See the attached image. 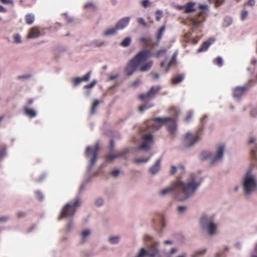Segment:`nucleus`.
Listing matches in <instances>:
<instances>
[{
    "label": "nucleus",
    "mask_w": 257,
    "mask_h": 257,
    "mask_svg": "<svg viewBox=\"0 0 257 257\" xmlns=\"http://www.w3.org/2000/svg\"><path fill=\"white\" fill-rule=\"evenodd\" d=\"M6 147L5 146H1L0 148V159L6 155Z\"/></svg>",
    "instance_id": "obj_35"
},
{
    "label": "nucleus",
    "mask_w": 257,
    "mask_h": 257,
    "mask_svg": "<svg viewBox=\"0 0 257 257\" xmlns=\"http://www.w3.org/2000/svg\"><path fill=\"white\" fill-rule=\"evenodd\" d=\"M177 171V168L175 166H172L171 168V174L174 175L176 173Z\"/></svg>",
    "instance_id": "obj_55"
},
{
    "label": "nucleus",
    "mask_w": 257,
    "mask_h": 257,
    "mask_svg": "<svg viewBox=\"0 0 257 257\" xmlns=\"http://www.w3.org/2000/svg\"><path fill=\"white\" fill-rule=\"evenodd\" d=\"M206 251V249H201L197 251L194 254H193L191 257H198L200 254H204Z\"/></svg>",
    "instance_id": "obj_40"
},
{
    "label": "nucleus",
    "mask_w": 257,
    "mask_h": 257,
    "mask_svg": "<svg viewBox=\"0 0 257 257\" xmlns=\"http://www.w3.org/2000/svg\"><path fill=\"white\" fill-rule=\"evenodd\" d=\"M248 16V12L246 10H244L241 12L240 18L241 20H244Z\"/></svg>",
    "instance_id": "obj_45"
},
{
    "label": "nucleus",
    "mask_w": 257,
    "mask_h": 257,
    "mask_svg": "<svg viewBox=\"0 0 257 257\" xmlns=\"http://www.w3.org/2000/svg\"><path fill=\"white\" fill-rule=\"evenodd\" d=\"M99 104V101L97 99H95L93 101L92 107L91 109L90 113L91 114H93L95 112V110L96 107L98 106Z\"/></svg>",
    "instance_id": "obj_30"
},
{
    "label": "nucleus",
    "mask_w": 257,
    "mask_h": 257,
    "mask_svg": "<svg viewBox=\"0 0 257 257\" xmlns=\"http://www.w3.org/2000/svg\"><path fill=\"white\" fill-rule=\"evenodd\" d=\"M96 83H97L96 80H94L90 83H89L88 84H87V85H85L84 86V87L85 89H90V88H91L93 87L94 86V85H96Z\"/></svg>",
    "instance_id": "obj_38"
},
{
    "label": "nucleus",
    "mask_w": 257,
    "mask_h": 257,
    "mask_svg": "<svg viewBox=\"0 0 257 257\" xmlns=\"http://www.w3.org/2000/svg\"><path fill=\"white\" fill-rule=\"evenodd\" d=\"M124 154H125L124 152H121V151L117 152L113 154H108L105 157L106 161L107 162H111V161H113V160H114L115 159L123 156L124 155Z\"/></svg>",
    "instance_id": "obj_18"
},
{
    "label": "nucleus",
    "mask_w": 257,
    "mask_h": 257,
    "mask_svg": "<svg viewBox=\"0 0 257 257\" xmlns=\"http://www.w3.org/2000/svg\"><path fill=\"white\" fill-rule=\"evenodd\" d=\"M196 5L195 2H189L184 6H180V9L186 14L193 13L196 11Z\"/></svg>",
    "instance_id": "obj_14"
},
{
    "label": "nucleus",
    "mask_w": 257,
    "mask_h": 257,
    "mask_svg": "<svg viewBox=\"0 0 257 257\" xmlns=\"http://www.w3.org/2000/svg\"><path fill=\"white\" fill-rule=\"evenodd\" d=\"M165 30V26H163L159 29L158 34L157 35V41L158 43L160 42V40L161 39Z\"/></svg>",
    "instance_id": "obj_29"
},
{
    "label": "nucleus",
    "mask_w": 257,
    "mask_h": 257,
    "mask_svg": "<svg viewBox=\"0 0 257 257\" xmlns=\"http://www.w3.org/2000/svg\"><path fill=\"white\" fill-rule=\"evenodd\" d=\"M103 199L101 198H99L96 200L95 204L98 206H100L103 204Z\"/></svg>",
    "instance_id": "obj_49"
},
{
    "label": "nucleus",
    "mask_w": 257,
    "mask_h": 257,
    "mask_svg": "<svg viewBox=\"0 0 257 257\" xmlns=\"http://www.w3.org/2000/svg\"><path fill=\"white\" fill-rule=\"evenodd\" d=\"M26 23L28 25L32 24L35 21V16L33 14H29L25 16Z\"/></svg>",
    "instance_id": "obj_23"
},
{
    "label": "nucleus",
    "mask_w": 257,
    "mask_h": 257,
    "mask_svg": "<svg viewBox=\"0 0 257 257\" xmlns=\"http://www.w3.org/2000/svg\"><path fill=\"white\" fill-rule=\"evenodd\" d=\"M214 64L218 65L219 67H221L223 65L222 59L220 57H218L216 59H215L213 61Z\"/></svg>",
    "instance_id": "obj_34"
},
{
    "label": "nucleus",
    "mask_w": 257,
    "mask_h": 257,
    "mask_svg": "<svg viewBox=\"0 0 257 257\" xmlns=\"http://www.w3.org/2000/svg\"><path fill=\"white\" fill-rule=\"evenodd\" d=\"M161 161V159H158L155 162L154 165L150 168V171L152 174H155L159 171V170H160V168Z\"/></svg>",
    "instance_id": "obj_20"
},
{
    "label": "nucleus",
    "mask_w": 257,
    "mask_h": 257,
    "mask_svg": "<svg viewBox=\"0 0 257 257\" xmlns=\"http://www.w3.org/2000/svg\"><path fill=\"white\" fill-rule=\"evenodd\" d=\"M224 149V146L223 145H219L218 146L217 149V153L215 157L212 159L211 163H214L219 160H220L223 155V151Z\"/></svg>",
    "instance_id": "obj_15"
},
{
    "label": "nucleus",
    "mask_w": 257,
    "mask_h": 257,
    "mask_svg": "<svg viewBox=\"0 0 257 257\" xmlns=\"http://www.w3.org/2000/svg\"><path fill=\"white\" fill-rule=\"evenodd\" d=\"M213 41H207L203 42L200 47L198 49L197 52H202L206 51L208 47L211 45Z\"/></svg>",
    "instance_id": "obj_21"
},
{
    "label": "nucleus",
    "mask_w": 257,
    "mask_h": 257,
    "mask_svg": "<svg viewBox=\"0 0 257 257\" xmlns=\"http://www.w3.org/2000/svg\"><path fill=\"white\" fill-rule=\"evenodd\" d=\"M130 18L129 17L123 18L117 22L115 26L117 27L118 30H122L127 26L130 22Z\"/></svg>",
    "instance_id": "obj_17"
},
{
    "label": "nucleus",
    "mask_w": 257,
    "mask_h": 257,
    "mask_svg": "<svg viewBox=\"0 0 257 257\" xmlns=\"http://www.w3.org/2000/svg\"><path fill=\"white\" fill-rule=\"evenodd\" d=\"M99 150V144L97 143L95 144L94 147H88L86 149V155L91 153L92 155V158L90 161V164L91 167L94 165L97 160V152Z\"/></svg>",
    "instance_id": "obj_11"
},
{
    "label": "nucleus",
    "mask_w": 257,
    "mask_h": 257,
    "mask_svg": "<svg viewBox=\"0 0 257 257\" xmlns=\"http://www.w3.org/2000/svg\"><path fill=\"white\" fill-rule=\"evenodd\" d=\"M118 77V75H111L109 77V80H114L116 78H117V77Z\"/></svg>",
    "instance_id": "obj_64"
},
{
    "label": "nucleus",
    "mask_w": 257,
    "mask_h": 257,
    "mask_svg": "<svg viewBox=\"0 0 257 257\" xmlns=\"http://www.w3.org/2000/svg\"><path fill=\"white\" fill-rule=\"evenodd\" d=\"M153 105L152 104H144L139 107V111L143 112L144 110L151 108Z\"/></svg>",
    "instance_id": "obj_33"
},
{
    "label": "nucleus",
    "mask_w": 257,
    "mask_h": 257,
    "mask_svg": "<svg viewBox=\"0 0 257 257\" xmlns=\"http://www.w3.org/2000/svg\"><path fill=\"white\" fill-rule=\"evenodd\" d=\"M131 42V39L129 37L125 38L120 43V45L123 47L128 46Z\"/></svg>",
    "instance_id": "obj_31"
},
{
    "label": "nucleus",
    "mask_w": 257,
    "mask_h": 257,
    "mask_svg": "<svg viewBox=\"0 0 257 257\" xmlns=\"http://www.w3.org/2000/svg\"><path fill=\"white\" fill-rule=\"evenodd\" d=\"M254 83L252 80H250L248 82L242 86H237L234 88L233 90V96L234 98H239L245 91H247Z\"/></svg>",
    "instance_id": "obj_9"
},
{
    "label": "nucleus",
    "mask_w": 257,
    "mask_h": 257,
    "mask_svg": "<svg viewBox=\"0 0 257 257\" xmlns=\"http://www.w3.org/2000/svg\"><path fill=\"white\" fill-rule=\"evenodd\" d=\"M36 195L37 198V199L39 200H41L43 199V195L42 193L40 192H36Z\"/></svg>",
    "instance_id": "obj_51"
},
{
    "label": "nucleus",
    "mask_w": 257,
    "mask_h": 257,
    "mask_svg": "<svg viewBox=\"0 0 257 257\" xmlns=\"http://www.w3.org/2000/svg\"><path fill=\"white\" fill-rule=\"evenodd\" d=\"M198 9L199 13L189 19V25L192 32L202 28L203 23L205 21L207 16L208 7L207 5H200Z\"/></svg>",
    "instance_id": "obj_3"
},
{
    "label": "nucleus",
    "mask_w": 257,
    "mask_h": 257,
    "mask_svg": "<svg viewBox=\"0 0 257 257\" xmlns=\"http://www.w3.org/2000/svg\"><path fill=\"white\" fill-rule=\"evenodd\" d=\"M178 170L179 171H180V172H181V173H184V171H185V168H184V167L183 166H178Z\"/></svg>",
    "instance_id": "obj_60"
},
{
    "label": "nucleus",
    "mask_w": 257,
    "mask_h": 257,
    "mask_svg": "<svg viewBox=\"0 0 257 257\" xmlns=\"http://www.w3.org/2000/svg\"><path fill=\"white\" fill-rule=\"evenodd\" d=\"M158 253V249L156 248H154L151 251H148L146 250L144 248H141L139 254L136 257H154Z\"/></svg>",
    "instance_id": "obj_13"
},
{
    "label": "nucleus",
    "mask_w": 257,
    "mask_h": 257,
    "mask_svg": "<svg viewBox=\"0 0 257 257\" xmlns=\"http://www.w3.org/2000/svg\"><path fill=\"white\" fill-rule=\"evenodd\" d=\"M171 63H168V60L165 59L161 63V67L164 68V72H167L170 67Z\"/></svg>",
    "instance_id": "obj_27"
},
{
    "label": "nucleus",
    "mask_w": 257,
    "mask_h": 257,
    "mask_svg": "<svg viewBox=\"0 0 257 257\" xmlns=\"http://www.w3.org/2000/svg\"><path fill=\"white\" fill-rule=\"evenodd\" d=\"M26 214L25 212H19L18 213V217L19 218L23 217L25 216Z\"/></svg>",
    "instance_id": "obj_58"
},
{
    "label": "nucleus",
    "mask_w": 257,
    "mask_h": 257,
    "mask_svg": "<svg viewBox=\"0 0 257 257\" xmlns=\"http://www.w3.org/2000/svg\"><path fill=\"white\" fill-rule=\"evenodd\" d=\"M201 184V181L195 177H192L185 183L179 180L173 182L170 187L160 191L161 195L172 193L178 201H183L192 195Z\"/></svg>",
    "instance_id": "obj_1"
},
{
    "label": "nucleus",
    "mask_w": 257,
    "mask_h": 257,
    "mask_svg": "<svg viewBox=\"0 0 257 257\" xmlns=\"http://www.w3.org/2000/svg\"><path fill=\"white\" fill-rule=\"evenodd\" d=\"M156 20L159 21L162 17V12L161 11H157L156 12Z\"/></svg>",
    "instance_id": "obj_42"
},
{
    "label": "nucleus",
    "mask_w": 257,
    "mask_h": 257,
    "mask_svg": "<svg viewBox=\"0 0 257 257\" xmlns=\"http://www.w3.org/2000/svg\"><path fill=\"white\" fill-rule=\"evenodd\" d=\"M255 0H249L246 5H249L251 7H252L255 5Z\"/></svg>",
    "instance_id": "obj_56"
},
{
    "label": "nucleus",
    "mask_w": 257,
    "mask_h": 257,
    "mask_svg": "<svg viewBox=\"0 0 257 257\" xmlns=\"http://www.w3.org/2000/svg\"><path fill=\"white\" fill-rule=\"evenodd\" d=\"M184 76L183 74L179 75L174 78H173L171 80L172 83L173 84H177L181 82L184 79Z\"/></svg>",
    "instance_id": "obj_26"
},
{
    "label": "nucleus",
    "mask_w": 257,
    "mask_h": 257,
    "mask_svg": "<svg viewBox=\"0 0 257 257\" xmlns=\"http://www.w3.org/2000/svg\"><path fill=\"white\" fill-rule=\"evenodd\" d=\"M211 153L208 151H203L202 152L199 158L202 160H206L208 158H210L211 157Z\"/></svg>",
    "instance_id": "obj_25"
},
{
    "label": "nucleus",
    "mask_w": 257,
    "mask_h": 257,
    "mask_svg": "<svg viewBox=\"0 0 257 257\" xmlns=\"http://www.w3.org/2000/svg\"><path fill=\"white\" fill-rule=\"evenodd\" d=\"M166 49L160 50L156 52L154 54V56L156 57H159L160 56L164 55L166 53Z\"/></svg>",
    "instance_id": "obj_36"
},
{
    "label": "nucleus",
    "mask_w": 257,
    "mask_h": 257,
    "mask_svg": "<svg viewBox=\"0 0 257 257\" xmlns=\"http://www.w3.org/2000/svg\"><path fill=\"white\" fill-rule=\"evenodd\" d=\"M1 2L4 4H13L14 2L12 0H0Z\"/></svg>",
    "instance_id": "obj_52"
},
{
    "label": "nucleus",
    "mask_w": 257,
    "mask_h": 257,
    "mask_svg": "<svg viewBox=\"0 0 257 257\" xmlns=\"http://www.w3.org/2000/svg\"><path fill=\"white\" fill-rule=\"evenodd\" d=\"M163 124H165L168 131L173 134L177 128L176 120L172 117H155L149 121L148 125L153 131L158 130Z\"/></svg>",
    "instance_id": "obj_4"
},
{
    "label": "nucleus",
    "mask_w": 257,
    "mask_h": 257,
    "mask_svg": "<svg viewBox=\"0 0 257 257\" xmlns=\"http://www.w3.org/2000/svg\"><path fill=\"white\" fill-rule=\"evenodd\" d=\"M151 75L153 76V77L155 79H157L159 77V75L158 73H152Z\"/></svg>",
    "instance_id": "obj_59"
},
{
    "label": "nucleus",
    "mask_w": 257,
    "mask_h": 257,
    "mask_svg": "<svg viewBox=\"0 0 257 257\" xmlns=\"http://www.w3.org/2000/svg\"><path fill=\"white\" fill-rule=\"evenodd\" d=\"M200 225L203 229H206L210 235L215 233L216 225L210 218L203 216L200 219Z\"/></svg>",
    "instance_id": "obj_7"
},
{
    "label": "nucleus",
    "mask_w": 257,
    "mask_h": 257,
    "mask_svg": "<svg viewBox=\"0 0 257 257\" xmlns=\"http://www.w3.org/2000/svg\"><path fill=\"white\" fill-rule=\"evenodd\" d=\"M8 219V218L6 216H3L0 217V222H5Z\"/></svg>",
    "instance_id": "obj_63"
},
{
    "label": "nucleus",
    "mask_w": 257,
    "mask_h": 257,
    "mask_svg": "<svg viewBox=\"0 0 257 257\" xmlns=\"http://www.w3.org/2000/svg\"><path fill=\"white\" fill-rule=\"evenodd\" d=\"M81 202L79 198L75 199L73 204H66L62 209L59 219L60 220L64 217L72 216L76 212V208L80 205Z\"/></svg>",
    "instance_id": "obj_6"
},
{
    "label": "nucleus",
    "mask_w": 257,
    "mask_h": 257,
    "mask_svg": "<svg viewBox=\"0 0 257 257\" xmlns=\"http://www.w3.org/2000/svg\"><path fill=\"white\" fill-rule=\"evenodd\" d=\"M84 8L85 9H90L93 12H95L97 10L96 5L93 3H88L84 6Z\"/></svg>",
    "instance_id": "obj_28"
},
{
    "label": "nucleus",
    "mask_w": 257,
    "mask_h": 257,
    "mask_svg": "<svg viewBox=\"0 0 257 257\" xmlns=\"http://www.w3.org/2000/svg\"><path fill=\"white\" fill-rule=\"evenodd\" d=\"M177 250L178 249L176 247H173V248H171V249L170 250V254H174L175 252H176L177 251Z\"/></svg>",
    "instance_id": "obj_61"
},
{
    "label": "nucleus",
    "mask_w": 257,
    "mask_h": 257,
    "mask_svg": "<svg viewBox=\"0 0 257 257\" xmlns=\"http://www.w3.org/2000/svg\"><path fill=\"white\" fill-rule=\"evenodd\" d=\"M144 142L141 144L139 148L141 150L148 151L150 149V146L153 143V136L151 134L145 135L143 137Z\"/></svg>",
    "instance_id": "obj_12"
},
{
    "label": "nucleus",
    "mask_w": 257,
    "mask_h": 257,
    "mask_svg": "<svg viewBox=\"0 0 257 257\" xmlns=\"http://www.w3.org/2000/svg\"><path fill=\"white\" fill-rule=\"evenodd\" d=\"M202 128H200L195 133L192 134L187 133L184 138V143L187 147H190L195 144L200 139Z\"/></svg>",
    "instance_id": "obj_8"
},
{
    "label": "nucleus",
    "mask_w": 257,
    "mask_h": 257,
    "mask_svg": "<svg viewBox=\"0 0 257 257\" xmlns=\"http://www.w3.org/2000/svg\"><path fill=\"white\" fill-rule=\"evenodd\" d=\"M119 173V171L118 170H115L111 172L110 174L114 177L117 176Z\"/></svg>",
    "instance_id": "obj_54"
},
{
    "label": "nucleus",
    "mask_w": 257,
    "mask_h": 257,
    "mask_svg": "<svg viewBox=\"0 0 257 257\" xmlns=\"http://www.w3.org/2000/svg\"><path fill=\"white\" fill-rule=\"evenodd\" d=\"M160 89L161 87L159 86H152L147 93L140 94L139 95V98L142 101L150 100L154 97L155 94L160 90Z\"/></svg>",
    "instance_id": "obj_10"
},
{
    "label": "nucleus",
    "mask_w": 257,
    "mask_h": 257,
    "mask_svg": "<svg viewBox=\"0 0 257 257\" xmlns=\"http://www.w3.org/2000/svg\"><path fill=\"white\" fill-rule=\"evenodd\" d=\"M90 234V231L88 229L85 230L82 232V236L83 239V242L84 241V239Z\"/></svg>",
    "instance_id": "obj_39"
},
{
    "label": "nucleus",
    "mask_w": 257,
    "mask_h": 257,
    "mask_svg": "<svg viewBox=\"0 0 257 257\" xmlns=\"http://www.w3.org/2000/svg\"><path fill=\"white\" fill-rule=\"evenodd\" d=\"M141 4L142 6L145 8L151 6V3L149 0H143Z\"/></svg>",
    "instance_id": "obj_43"
},
{
    "label": "nucleus",
    "mask_w": 257,
    "mask_h": 257,
    "mask_svg": "<svg viewBox=\"0 0 257 257\" xmlns=\"http://www.w3.org/2000/svg\"><path fill=\"white\" fill-rule=\"evenodd\" d=\"M140 41L145 44H146L148 43V40H147V39H146L145 38H141Z\"/></svg>",
    "instance_id": "obj_62"
},
{
    "label": "nucleus",
    "mask_w": 257,
    "mask_h": 257,
    "mask_svg": "<svg viewBox=\"0 0 257 257\" xmlns=\"http://www.w3.org/2000/svg\"><path fill=\"white\" fill-rule=\"evenodd\" d=\"M90 72H88L86 73L84 76H83L82 78L80 77H76L74 78L73 79V83L74 86H76L78 85L80 83H81L82 81H87L90 78Z\"/></svg>",
    "instance_id": "obj_19"
},
{
    "label": "nucleus",
    "mask_w": 257,
    "mask_h": 257,
    "mask_svg": "<svg viewBox=\"0 0 257 257\" xmlns=\"http://www.w3.org/2000/svg\"><path fill=\"white\" fill-rule=\"evenodd\" d=\"M14 40L16 43H21V37L19 34L15 35L14 36Z\"/></svg>",
    "instance_id": "obj_46"
},
{
    "label": "nucleus",
    "mask_w": 257,
    "mask_h": 257,
    "mask_svg": "<svg viewBox=\"0 0 257 257\" xmlns=\"http://www.w3.org/2000/svg\"><path fill=\"white\" fill-rule=\"evenodd\" d=\"M94 44L96 46H98V47H100L101 46H102L103 44V42H99V41H95L94 42H93Z\"/></svg>",
    "instance_id": "obj_57"
},
{
    "label": "nucleus",
    "mask_w": 257,
    "mask_h": 257,
    "mask_svg": "<svg viewBox=\"0 0 257 257\" xmlns=\"http://www.w3.org/2000/svg\"><path fill=\"white\" fill-rule=\"evenodd\" d=\"M149 159H150V158H147L146 159H144V158H137V159H136L134 161V162L136 163V164H138V163H146V162H147L149 160Z\"/></svg>",
    "instance_id": "obj_37"
},
{
    "label": "nucleus",
    "mask_w": 257,
    "mask_h": 257,
    "mask_svg": "<svg viewBox=\"0 0 257 257\" xmlns=\"http://www.w3.org/2000/svg\"><path fill=\"white\" fill-rule=\"evenodd\" d=\"M41 35L40 31L38 27H34L30 29L28 38L30 39L36 38Z\"/></svg>",
    "instance_id": "obj_16"
},
{
    "label": "nucleus",
    "mask_w": 257,
    "mask_h": 257,
    "mask_svg": "<svg viewBox=\"0 0 257 257\" xmlns=\"http://www.w3.org/2000/svg\"><path fill=\"white\" fill-rule=\"evenodd\" d=\"M224 0H208L210 3H215L216 7H218L221 5L224 2Z\"/></svg>",
    "instance_id": "obj_41"
},
{
    "label": "nucleus",
    "mask_w": 257,
    "mask_h": 257,
    "mask_svg": "<svg viewBox=\"0 0 257 257\" xmlns=\"http://www.w3.org/2000/svg\"><path fill=\"white\" fill-rule=\"evenodd\" d=\"M109 241L112 244L117 243L119 241V237L118 236L111 237L109 238Z\"/></svg>",
    "instance_id": "obj_44"
},
{
    "label": "nucleus",
    "mask_w": 257,
    "mask_h": 257,
    "mask_svg": "<svg viewBox=\"0 0 257 257\" xmlns=\"http://www.w3.org/2000/svg\"><path fill=\"white\" fill-rule=\"evenodd\" d=\"M250 156L252 159L257 160V144L250 152Z\"/></svg>",
    "instance_id": "obj_32"
},
{
    "label": "nucleus",
    "mask_w": 257,
    "mask_h": 257,
    "mask_svg": "<svg viewBox=\"0 0 257 257\" xmlns=\"http://www.w3.org/2000/svg\"><path fill=\"white\" fill-rule=\"evenodd\" d=\"M192 113L191 112H189L187 113V114L185 118V120L186 121H189L190 120V119L192 118Z\"/></svg>",
    "instance_id": "obj_50"
},
{
    "label": "nucleus",
    "mask_w": 257,
    "mask_h": 257,
    "mask_svg": "<svg viewBox=\"0 0 257 257\" xmlns=\"http://www.w3.org/2000/svg\"><path fill=\"white\" fill-rule=\"evenodd\" d=\"M186 206H179L178 207L177 210H178V212L182 213L186 210Z\"/></svg>",
    "instance_id": "obj_48"
},
{
    "label": "nucleus",
    "mask_w": 257,
    "mask_h": 257,
    "mask_svg": "<svg viewBox=\"0 0 257 257\" xmlns=\"http://www.w3.org/2000/svg\"><path fill=\"white\" fill-rule=\"evenodd\" d=\"M118 30L117 27L115 26L114 28L108 29L106 30L103 33V35L105 36L113 35L116 33Z\"/></svg>",
    "instance_id": "obj_22"
},
{
    "label": "nucleus",
    "mask_w": 257,
    "mask_h": 257,
    "mask_svg": "<svg viewBox=\"0 0 257 257\" xmlns=\"http://www.w3.org/2000/svg\"><path fill=\"white\" fill-rule=\"evenodd\" d=\"M25 113L30 117H34L36 116V112L35 110L29 109L27 107L24 108Z\"/></svg>",
    "instance_id": "obj_24"
},
{
    "label": "nucleus",
    "mask_w": 257,
    "mask_h": 257,
    "mask_svg": "<svg viewBox=\"0 0 257 257\" xmlns=\"http://www.w3.org/2000/svg\"><path fill=\"white\" fill-rule=\"evenodd\" d=\"M151 56V52L148 50L140 51L128 62L124 71L125 74L127 76H130L138 68L142 72L148 71L152 68L153 62L151 60L146 61Z\"/></svg>",
    "instance_id": "obj_2"
},
{
    "label": "nucleus",
    "mask_w": 257,
    "mask_h": 257,
    "mask_svg": "<svg viewBox=\"0 0 257 257\" xmlns=\"http://www.w3.org/2000/svg\"><path fill=\"white\" fill-rule=\"evenodd\" d=\"M114 146V142L113 141V140H111L110 141L109 146V149L110 151H112Z\"/></svg>",
    "instance_id": "obj_53"
},
{
    "label": "nucleus",
    "mask_w": 257,
    "mask_h": 257,
    "mask_svg": "<svg viewBox=\"0 0 257 257\" xmlns=\"http://www.w3.org/2000/svg\"><path fill=\"white\" fill-rule=\"evenodd\" d=\"M243 187L245 194H249L257 190V182L250 172L244 176L243 181Z\"/></svg>",
    "instance_id": "obj_5"
},
{
    "label": "nucleus",
    "mask_w": 257,
    "mask_h": 257,
    "mask_svg": "<svg viewBox=\"0 0 257 257\" xmlns=\"http://www.w3.org/2000/svg\"><path fill=\"white\" fill-rule=\"evenodd\" d=\"M138 22L141 24V25H143L144 26H146L147 25V24L144 20V19L142 18H139L138 19Z\"/></svg>",
    "instance_id": "obj_47"
}]
</instances>
